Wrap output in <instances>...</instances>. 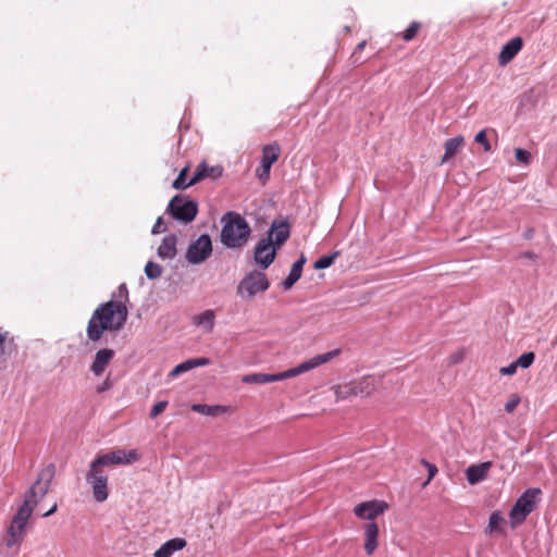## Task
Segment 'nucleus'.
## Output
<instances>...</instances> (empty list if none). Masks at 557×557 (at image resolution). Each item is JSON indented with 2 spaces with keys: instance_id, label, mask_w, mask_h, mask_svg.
<instances>
[{
  "instance_id": "nucleus-1",
  "label": "nucleus",
  "mask_w": 557,
  "mask_h": 557,
  "mask_svg": "<svg viewBox=\"0 0 557 557\" xmlns=\"http://www.w3.org/2000/svg\"><path fill=\"white\" fill-rule=\"evenodd\" d=\"M127 314L126 306L121 302L108 301L101 305L95 310L88 322V338L97 342L104 331H119L124 325Z\"/></svg>"
},
{
  "instance_id": "nucleus-2",
  "label": "nucleus",
  "mask_w": 557,
  "mask_h": 557,
  "mask_svg": "<svg viewBox=\"0 0 557 557\" xmlns=\"http://www.w3.org/2000/svg\"><path fill=\"white\" fill-rule=\"evenodd\" d=\"M341 354L339 349H334L331 351H327L325 354L317 355L310 359H307L299 363L297 367L290 368L286 371L278 372V373H251L244 375L242 377V381L246 384H268L278 381L288 380L295 376H298L300 374H304L306 372H309L311 370H314L315 368L330 362L332 359L336 358Z\"/></svg>"
},
{
  "instance_id": "nucleus-3",
  "label": "nucleus",
  "mask_w": 557,
  "mask_h": 557,
  "mask_svg": "<svg viewBox=\"0 0 557 557\" xmlns=\"http://www.w3.org/2000/svg\"><path fill=\"white\" fill-rule=\"evenodd\" d=\"M221 243L227 248H240L246 245L251 233L248 222L236 212L223 215Z\"/></svg>"
},
{
  "instance_id": "nucleus-4",
  "label": "nucleus",
  "mask_w": 557,
  "mask_h": 557,
  "mask_svg": "<svg viewBox=\"0 0 557 557\" xmlns=\"http://www.w3.org/2000/svg\"><path fill=\"white\" fill-rule=\"evenodd\" d=\"M55 468L49 465L41 469L37 475L36 481L24 494L23 503L20 506H26L29 509V515L33 516L35 510L41 511L45 509V497L50 491L52 480L54 478Z\"/></svg>"
},
{
  "instance_id": "nucleus-5",
  "label": "nucleus",
  "mask_w": 557,
  "mask_h": 557,
  "mask_svg": "<svg viewBox=\"0 0 557 557\" xmlns=\"http://www.w3.org/2000/svg\"><path fill=\"white\" fill-rule=\"evenodd\" d=\"M30 518L29 509L26 506H20L5 528L3 544L14 555L18 554L27 535Z\"/></svg>"
},
{
  "instance_id": "nucleus-6",
  "label": "nucleus",
  "mask_w": 557,
  "mask_h": 557,
  "mask_svg": "<svg viewBox=\"0 0 557 557\" xmlns=\"http://www.w3.org/2000/svg\"><path fill=\"white\" fill-rule=\"evenodd\" d=\"M374 389L375 382L370 376H362L332 386L336 401L349 400L355 397H368Z\"/></svg>"
},
{
  "instance_id": "nucleus-7",
  "label": "nucleus",
  "mask_w": 557,
  "mask_h": 557,
  "mask_svg": "<svg viewBox=\"0 0 557 557\" xmlns=\"http://www.w3.org/2000/svg\"><path fill=\"white\" fill-rule=\"evenodd\" d=\"M542 492L540 488L527 490L516 502L509 512L511 528L520 525L527 517L534 510Z\"/></svg>"
},
{
  "instance_id": "nucleus-8",
  "label": "nucleus",
  "mask_w": 557,
  "mask_h": 557,
  "mask_svg": "<svg viewBox=\"0 0 557 557\" xmlns=\"http://www.w3.org/2000/svg\"><path fill=\"white\" fill-rule=\"evenodd\" d=\"M86 482L89 485L92 497L97 503H104L109 497V476L104 469L92 461L86 472Z\"/></svg>"
},
{
  "instance_id": "nucleus-9",
  "label": "nucleus",
  "mask_w": 557,
  "mask_h": 557,
  "mask_svg": "<svg viewBox=\"0 0 557 557\" xmlns=\"http://www.w3.org/2000/svg\"><path fill=\"white\" fill-rule=\"evenodd\" d=\"M270 287L267 275L261 271H251L246 274L237 286V295L244 300H251L258 294Z\"/></svg>"
},
{
  "instance_id": "nucleus-10",
  "label": "nucleus",
  "mask_w": 557,
  "mask_h": 557,
  "mask_svg": "<svg viewBox=\"0 0 557 557\" xmlns=\"http://www.w3.org/2000/svg\"><path fill=\"white\" fill-rule=\"evenodd\" d=\"M168 210L175 220L187 224L195 220L198 206L194 200L176 195L171 199Z\"/></svg>"
},
{
  "instance_id": "nucleus-11",
  "label": "nucleus",
  "mask_w": 557,
  "mask_h": 557,
  "mask_svg": "<svg viewBox=\"0 0 557 557\" xmlns=\"http://www.w3.org/2000/svg\"><path fill=\"white\" fill-rule=\"evenodd\" d=\"M212 252L211 238L207 234L200 235L187 249L186 259L189 263L203 262Z\"/></svg>"
},
{
  "instance_id": "nucleus-12",
  "label": "nucleus",
  "mask_w": 557,
  "mask_h": 557,
  "mask_svg": "<svg viewBox=\"0 0 557 557\" xmlns=\"http://www.w3.org/2000/svg\"><path fill=\"white\" fill-rule=\"evenodd\" d=\"M139 454L136 449H117L111 453L98 456L96 461L102 468L111 465H131L139 460Z\"/></svg>"
},
{
  "instance_id": "nucleus-13",
  "label": "nucleus",
  "mask_w": 557,
  "mask_h": 557,
  "mask_svg": "<svg viewBox=\"0 0 557 557\" xmlns=\"http://www.w3.org/2000/svg\"><path fill=\"white\" fill-rule=\"evenodd\" d=\"M388 508V505L384 500L372 499L362 502L354 507V513L361 520L368 522H375V519L382 516Z\"/></svg>"
},
{
  "instance_id": "nucleus-14",
  "label": "nucleus",
  "mask_w": 557,
  "mask_h": 557,
  "mask_svg": "<svg viewBox=\"0 0 557 557\" xmlns=\"http://www.w3.org/2000/svg\"><path fill=\"white\" fill-rule=\"evenodd\" d=\"M278 157L280 146L277 144H271L263 147L260 166L256 171L257 177L263 183L268 181L271 166L277 161Z\"/></svg>"
},
{
  "instance_id": "nucleus-15",
  "label": "nucleus",
  "mask_w": 557,
  "mask_h": 557,
  "mask_svg": "<svg viewBox=\"0 0 557 557\" xmlns=\"http://www.w3.org/2000/svg\"><path fill=\"white\" fill-rule=\"evenodd\" d=\"M277 249L271 238L260 239L255 248V262L263 270L268 269L274 261Z\"/></svg>"
},
{
  "instance_id": "nucleus-16",
  "label": "nucleus",
  "mask_w": 557,
  "mask_h": 557,
  "mask_svg": "<svg viewBox=\"0 0 557 557\" xmlns=\"http://www.w3.org/2000/svg\"><path fill=\"white\" fill-rule=\"evenodd\" d=\"M216 323V313L213 309H206L191 318V324L205 334L213 332Z\"/></svg>"
},
{
  "instance_id": "nucleus-17",
  "label": "nucleus",
  "mask_w": 557,
  "mask_h": 557,
  "mask_svg": "<svg viewBox=\"0 0 557 557\" xmlns=\"http://www.w3.org/2000/svg\"><path fill=\"white\" fill-rule=\"evenodd\" d=\"M363 531V548L368 556L374 554L376 548L379 547V535L380 530L376 522H367L362 527Z\"/></svg>"
},
{
  "instance_id": "nucleus-18",
  "label": "nucleus",
  "mask_w": 557,
  "mask_h": 557,
  "mask_svg": "<svg viewBox=\"0 0 557 557\" xmlns=\"http://www.w3.org/2000/svg\"><path fill=\"white\" fill-rule=\"evenodd\" d=\"M491 468V461H485L468 467L465 471L468 483L470 485H475L484 481L485 479H487Z\"/></svg>"
},
{
  "instance_id": "nucleus-19",
  "label": "nucleus",
  "mask_w": 557,
  "mask_h": 557,
  "mask_svg": "<svg viewBox=\"0 0 557 557\" xmlns=\"http://www.w3.org/2000/svg\"><path fill=\"white\" fill-rule=\"evenodd\" d=\"M114 350L110 348H103L96 352L95 359L90 366L91 372L96 376H100L106 371L107 367L114 358Z\"/></svg>"
},
{
  "instance_id": "nucleus-20",
  "label": "nucleus",
  "mask_w": 557,
  "mask_h": 557,
  "mask_svg": "<svg viewBox=\"0 0 557 557\" xmlns=\"http://www.w3.org/2000/svg\"><path fill=\"white\" fill-rule=\"evenodd\" d=\"M523 40L521 37L510 39L500 50L498 55L499 65L508 64L522 49Z\"/></svg>"
},
{
  "instance_id": "nucleus-21",
  "label": "nucleus",
  "mask_w": 557,
  "mask_h": 557,
  "mask_svg": "<svg viewBox=\"0 0 557 557\" xmlns=\"http://www.w3.org/2000/svg\"><path fill=\"white\" fill-rule=\"evenodd\" d=\"M289 237V226L286 222H273L267 238H271V243L280 248Z\"/></svg>"
},
{
  "instance_id": "nucleus-22",
  "label": "nucleus",
  "mask_w": 557,
  "mask_h": 557,
  "mask_svg": "<svg viewBox=\"0 0 557 557\" xmlns=\"http://www.w3.org/2000/svg\"><path fill=\"white\" fill-rule=\"evenodd\" d=\"M222 166H209L206 162H201L200 164H198L196 172L191 177V184H197L198 182L207 177L218 178L222 175Z\"/></svg>"
},
{
  "instance_id": "nucleus-23",
  "label": "nucleus",
  "mask_w": 557,
  "mask_h": 557,
  "mask_svg": "<svg viewBox=\"0 0 557 557\" xmlns=\"http://www.w3.org/2000/svg\"><path fill=\"white\" fill-rule=\"evenodd\" d=\"M186 541L181 537H174L163 543L160 548L153 553V557H172V555L186 546Z\"/></svg>"
},
{
  "instance_id": "nucleus-24",
  "label": "nucleus",
  "mask_w": 557,
  "mask_h": 557,
  "mask_svg": "<svg viewBox=\"0 0 557 557\" xmlns=\"http://www.w3.org/2000/svg\"><path fill=\"white\" fill-rule=\"evenodd\" d=\"M176 244L177 238L175 235L171 234L165 236L157 249L158 257L163 260L173 259L177 253Z\"/></svg>"
},
{
  "instance_id": "nucleus-25",
  "label": "nucleus",
  "mask_w": 557,
  "mask_h": 557,
  "mask_svg": "<svg viewBox=\"0 0 557 557\" xmlns=\"http://www.w3.org/2000/svg\"><path fill=\"white\" fill-rule=\"evenodd\" d=\"M305 262L306 259L304 256H301L296 262H294L288 276L282 282V286L284 289H290L293 285L300 278Z\"/></svg>"
},
{
  "instance_id": "nucleus-26",
  "label": "nucleus",
  "mask_w": 557,
  "mask_h": 557,
  "mask_svg": "<svg viewBox=\"0 0 557 557\" xmlns=\"http://www.w3.org/2000/svg\"><path fill=\"white\" fill-rule=\"evenodd\" d=\"M191 410L203 416H220L228 412V408L222 405L194 404Z\"/></svg>"
},
{
  "instance_id": "nucleus-27",
  "label": "nucleus",
  "mask_w": 557,
  "mask_h": 557,
  "mask_svg": "<svg viewBox=\"0 0 557 557\" xmlns=\"http://www.w3.org/2000/svg\"><path fill=\"white\" fill-rule=\"evenodd\" d=\"M463 145V137L462 136H456L454 138H450L445 141L444 148L445 153L442 157L441 164L446 163L449 161L462 147Z\"/></svg>"
},
{
  "instance_id": "nucleus-28",
  "label": "nucleus",
  "mask_w": 557,
  "mask_h": 557,
  "mask_svg": "<svg viewBox=\"0 0 557 557\" xmlns=\"http://www.w3.org/2000/svg\"><path fill=\"white\" fill-rule=\"evenodd\" d=\"M504 518L499 511H494L490 516L488 525L485 530L487 534L503 532Z\"/></svg>"
},
{
  "instance_id": "nucleus-29",
  "label": "nucleus",
  "mask_w": 557,
  "mask_h": 557,
  "mask_svg": "<svg viewBox=\"0 0 557 557\" xmlns=\"http://www.w3.org/2000/svg\"><path fill=\"white\" fill-rule=\"evenodd\" d=\"M188 170H189L188 166H184L180 171L177 177L174 180V182L172 184L173 188L180 190V189H186L194 185V184H191V178L188 182H186V175L188 173Z\"/></svg>"
},
{
  "instance_id": "nucleus-30",
  "label": "nucleus",
  "mask_w": 557,
  "mask_h": 557,
  "mask_svg": "<svg viewBox=\"0 0 557 557\" xmlns=\"http://www.w3.org/2000/svg\"><path fill=\"white\" fill-rule=\"evenodd\" d=\"M338 255H339V252L335 251L332 255H327V256H323V257L319 258L314 262L313 268L315 270H323V269L331 267L333 264L334 260L338 257Z\"/></svg>"
},
{
  "instance_id": "nucleus-31",
  "label": "nucleus",
  "mask_w": 557,
  "mask_h": 557,
  "mask_svg": "<svg viewBox=\"0 0 557 557\" xmlns=\"http://www.w3.org/2000/svg\"><path fill=\"white\" fill-rule=\"evenodd\" d=\"M145 274L150 280L159 278L162 275V267L153 261H148L145 267Z\"/></svg>"
},
{
  "instance_id": "nucleus-32",
  "label": "nucleus",
  "mask_w": 557,
  "mask_h": 557,
  "mask_svg": "<svg viewBox=\"0 0 557 557\" xmlns=\"http://www.w3.org/2000/svg\"><path fill=\"white\" fill-rule=\"evenodd\" d=\"M195 369L194 367V363H193V360L191 359H188L177 366H175L172 371L169 373V376L170 377H176L177 375L184 373V372H187V371H190Z\"/></svg>"
},
{
  "instance_id": "nucleus-33",
  "label": "nucleus",
  "mask_w": 557,
  "mask_h": 557,
  "mask_svg": "<svg viewBox=\"0 0 557 557\" xmlns=\"http://www.w3.org/2000/svg\"><path fill=\"white\" fill-rule=\"evenodd\" d=\"M535 355L532 351L522 354L516 361L519 368L528 369L534 362Z\"/></svg>"
},
{
  "instance_id": "nucleus-34",
  "label": "nucleus",
  "mask_w": 557,
  "mask_h": 557,
  "mask_svg": "<svg viewBox=\"0 0 557 557\" xmlns=\"http://www.w3.org/2000/svg\"><path fill=\"white\" fill-rule=\"evenodd\" d=\"M516 160L524 165H529L531 163L532 156L529 151L522 148L515 149Z\"/></svg>"
},
{
  "instance_id": "nucleus-35",
  "label": "nucleus",
  "mask_w": 557,
  "mask_h": 557,
  "mask_svg": "<svg viewBox=\"0 0 557 557\" xmlns=\"http://www.w3.org/2000/svg\"><path fill=\"white\" fill-rule=\"evenodd\" d=\"M474 140H475V143H478V144L483 146L484 151H486V152L491 151L492 147H491V144H490V141L487 139L486 131L485 129L480 131L475 135Z\"/></svg>"
},
{
  "instance_id": "nucleus-36",
  "label": "nucleus",
  "mask_w": 557,
  "mask_h": 557,
  "mask_svg": "<svg viewBox=\"0 0 557 557\" xmlns=\"http://www.w3.org/2000/svg\"><path fill=\"white\" fill-rule=\"evenodd\" d=\"M520 401H521V398L518 394H511L505 404V410L508 413L513 412L516 410V408L518 407V405L520 404Z\"/></svg>"
},
{
  "instance_id": "nucleus-37",
  "label": "nucleus",
  "mask_w": 557,
  "mask_h": 557,
  "mask_svg": "<svg viewBox=\"0 0 557 557\" xmlns=\"http://www.w3.org/2000/svg\"><path fill=\"white\" fill-rule=\"evenodd\" d=\"M169 403L166 400H161L154 404L149 412V417L151 419L157 418L159 414H161L168 407Z\"/></svg>"
},
{
  "instance_id": "nucleus-38",
  "label": "nucleus",
  "mask_w": 557,
  "mask_h": 557,
  "mask_svg": "<svg viewBox=\"0 0 557 557\" xmlns=\"http://www.w3.org/2000/svg\"><path fill=\"white\" fill-rule=\"evenodd\" d=\"M421 463H422L423 466H425V467H426L428 472H429L428 480H426V482L423 484V485L425 486V485H428V484L431 482V480L436 475V473H437V471H438V470H437V467H436L435 465H433V463H431V462H429V461H426V460H424V459H422V460H421Z\"/></svg>"
},
{
  "instance_id": "nucleus-39",
  "label": "nucleus",
  "mask_w": 557,
  "mask_h": 557,
  "mask_svg": "<svg viewBox=\"0 0 557 557\" xmlns=\"http://www.w3.org/2000/svg\"><path fill=\"white\" fill-rule=\"evenodd\" d=\"M418 29H419V24H417V23L410 24L404 34V39L406 41L412 39L416 36Z\"/></svg>"
},
{
  "instance_id": "nucleus-40",
  "label": "nucleus",
  "mask_w": 557,
  "mask_h": 557,
  "mask_svg": "<svg viewBox=\"0 0 557 557\" xmlns=\"http://www.w3.org/2000/svg\"><path fill=\"white\" fill-rule=\"evenodd\" d=\"M518 368L519 367L516 364V361H513L510 364H508L507 367H502L499 369V373L502 375H513L517 372Z\"/></svg>"
},
{
  "instance_id": "nucleus-41",
  "label": "nucleus",
  "mask_w": 557,
  "mask_h": 557,
  "mask_svg": "<svg viewBox=\"0 0 557 557\" xmlns=\"http://www.w3.org/2000/svg\"><path fill=\"white\" fill-rule=\"evenodd\" d=\"M58 510V503L55 500H53L49 507H46V510H41L39 511L40 512V516L42 518H47V517H50L51 515H53L55 511Z\"/></svg>"
},
{
  "instance_id": "nucleus-42",
  "label": "nucleus",
  "mask_w": 557,
  "mask_h": 557,
  "mask_svg": "<svg viewBox=\"0 0 557 557\" xmlns=\"http://www.w3.org/2000/svg\"><path fill=\"white\" fill-rule=\"evenodd\" d=\"M8 332L0 326V357L4 354V343L8 337Z\"/></svg>"
},
{
  "instance_id": "nucleus-43",
  "label": "nucleus",
  "mask_w": 557,
  "mask_h": 557,
  "mask_svg": "<svg viewBox=\"0 0 557 557\" xmlns=\"http://www.w3.org/2000/svg\"><path fill=\"white\" fill-rule=\"evenodd\" d=\"M191 360H193V363H194L195 368L205 367V366L210 364V359L209 358H205V357L195 358V359H191Z\"/></svg>"
},
{
  "instance_id": "nucleus-44",
  "label": "nucleus",
  "mask_w": 557,
  "mask_h": 557,
  "mask_svg": "<svg viewBox=\"0 0 557 557\" xmlns=\"http://www.w3.org/2000/svg\"><path fill=\"white\" fill-rule=\"evenodd\" d=\"M163 221H162V218H158L152 230H151V233L152 234H159L161 231H160V227L162 225Z\"/></svg>"
},
{
  "instance_id": "nucleus-45",
  "label": "nucleus",
  "mask_w": 557,
  "mask_h": 557,
  "mask_svg": "<svg viewBox=\"0 0 557 557\" xmlns=\"http://www.w3.org/2000/svg\"><path fill=\"white\" fill-rule=\"evenodd\" d=\"M111 387V382L109 380H106L101 386L97 388L99 393L109 389Z\"/></svg>"
},
{
  "instance_id": "nucleus-46",
  "label": "nucleus",
  "mask_w": 557,
  "mask_h": 557,
  "mask_svg": "<svg viewBox=\"0 0 557 557\" xmlns=\"http://www.w3.org/2000/svg\"><path fill=\"white\" fill-rule=\"evenodd\" d=\"M364 46H366V41H362V42H360V44L358 45V49H359V50H361V49H363V48H364Z\"/></svg>"
},
{
  "instance_id": "nucleus-47",
  "label": "nucleus",
  "mask_w": 557,
  "mask_h": 557,
  "mask_svg": "<svg viewBox=\"0 0 557 557\" xmlns=\"http://www.w3.org/2000/svg\"><path fill=\"white\" fill-rule=\"evenodd\" d=\"M461 359H462V356H461V355H460V356H458V357H455V358H454V362H455V363H457V362H459Z\"/></svg>"
}]
</instances>
